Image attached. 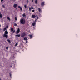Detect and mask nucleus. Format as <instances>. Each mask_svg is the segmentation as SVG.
I'll return each instance as SVG.
<instances>
[{
    "instance_id": "obj_1",
    "label": "nucleus",
    "mask_w": 80,
    "mask_h": 80,
    "mask_svg": "<svg viewBox=\"0 0 80 80\" xmlns=\"http://www.w3.org/2000/svg\"><path fill=\"white\" fill-rule=\"evenodd\" d=\"M8 32L7 30H6L4 32V33L3 34V37H5L6 38H8Z\"/></svg>"
},
{
    "instance_id": "obj_2",
    "label": "nucleus",
    "mask_w": 80,
    "mask_h": 80,
    "mask_svg": "<svg viewBox=\"0 0 80 80\" xmlns=\"http://www.w3.org/2000/svg\"><path fill=\"white\" fill-rule=\"evenodd\" d=\"M20 22L21 24H25V20H24L23 19H20Z\"/></svg>"
},
{
    "instance_id": "obj_3",
    "label": "nucleus",
    "mask_w": 80,
    "mask_h": 80,
    "mask_svg": "<svg viewBox=\"0 0 80 80\" xmlns=\"http://www.w3.org/2000/svg\"><path fill=\"white\" fill-rule=\"evenodd\" d=\"M20 28H18L17 30L16 31V34H18V33H19L20 32Z\"/></svg>"
},
{
    "instance_id": "obj_4",
    "label": "nucleus",
    "mask_w": 80,
    "mask_h": 80,
    "mask_svg": "<svg viewBox=\"0 0 80 80\" xmlns=\"http://www.w3.org/2000/svg\"><path fill=\"white\" fill-rule=\"evenodd\" d=\"M25 35H26V34L24 32L21 35V37H24L25 36Z\"/></svg>"
},
{
    "instance_id": "obj_5",
    "label": "nucleus",
    "mask_w": 80,
    "mask_h": 80,
    "mask_svg": "<svg viewBox=\"0 0 80 80\" xmlns=\"http://www.w3.org/2000/svg\"><path fill=\"white\" fill-rule=\"evenodd\" d=\"M11 32H13V33H15V30L13 31V28H11Z\"/></svg>"
},
{
    "instance_id": "obj_6",
    "label": "nucleus",
    "mask_w": 80,
    "mask_h": 80,
    "mask_svg": "<svg viewBox=\"0 0 80 80\" xmlns=\"http://www.w3.org/2000/svg\"><path fill=\"white\" fill-rule=\"evenodd\" d=\"M32 9H34V8H33L32 6H31V8L29 7V10L30 11H31V10H32Z\"/></svg>"
},
{
    "instance_id": "obj_7",
    "label": "nucleus",
    "mask_w": 80,
    "mask_h": 80,
    "mask_svg": "<svg viewBox=\"0 0 80 80\" xmlns=\"http://www.w3.org/2000/svg\"><path fill=\"white\" fill-rule=\"evenodd\" d=\"M32 18H36V16L35 15H32Z\"/></svg>"
},
{
    "instance_id": "obj_8",
    "label": "nucleus",
    "mask_w": 80,
    "mask_h": 80,
    "mask_svg": "<svg viewBox=\"0 0 80 80\" xmlns=\"http://www.w3.org/2000/svg\"><path fill=\"white\" fill-rule=\"evenodd\" d=\"M13 7L14 8H17V4H14L13 5Z\"/></svg>"
},
{
    "instance_id": "obj_9",
    "label": "nucleus",
    "mask_w": 80,
    "mask_h": 80,
    "mask_svg": "<svg viewBox=\"0 0 80 80\" xmlns=\"http://www.w3.org/2000/svg\"><path fill=\"white\" fill-rule=\"evenodd\" d=\"M18 8H19L20 9V10H21V11H22V10H23L22 8L20 7V6H18Z\"/></svg>"
},
{
    "instance_id": "obj_10",
    "label": "nucleus",
    "mask_w": 80,
    "mask_h": 80,
    "mask_svg": "<svg viewBox=\"0 0 80 80\" xmlns=\"http://www.w3.org/2000/svg\"><path fill=\"white\" fill-rule=\"evenodd\" d=\"M41 5L42 7V6H44V5H45V3H44V2H42L41 3Z\"/></svg>"
},
{
    "instance_id": "obj_11",
    "label": "nucleus",
    "mask_w": 80,
    "mask_h": 80,
    "mask_svg": "<svg viewBox=\"0 0 80 80\" xmlns=\"http://www.w3.org/2000/svg\"><path fill=\"white\" fill-rule=\"evenodd\" d=\"M15 36V37H20V34H17Z\"/></svg>"
},
{
    "instance_id": "obj_12",
    "label": "nucleus",
    "mask_w": 80,
    "mask_h": 80,
    "mask_svg": "<svg viewBox=\"0 0 80 80\" xmlns=\"http://www.w3.org/2000/svg\"><path fill=\"white\" fill-rule=\"evenodd\" d=\"M38 10L39 12H41L42 11L41 9H40V8H38Z\"/></svg>"
},
{
    "instance_id": "obj_13",
    "label": "nucleus",
    "mask_w": 80,
    "mask_h": 80,
    "mask_svg": "<svg viewBox=\"0 0 80 80\" xmlns=\"http://www.w3.org/2000/svg\"><path fill=\"white\" fill-rule=\"evenodd\" d=\"M7 40L8 41V42L10 44L11 43V42H10V40L8 39H7Z\"/></svg>"
},
{
    "instance_id": "obj_14",
    "label": "nucleus",
    "mask_w": 80,
    "mask_h": 80,
    "mask_svg": "<svg viewBox=\"0 0 80 80\" xmlns=\"http://www.w3.org/2000/svg\"><path fill=\"white\" fill-rule=\"evenodd\" d=\"M7 18L9 20V22L10 21V18H9V17H7Z\"/></svg>"
},
{
    "instance_id": "obj_15",
    "label": "nucleus",
    "mask_w": 80,
    "mask_h": 80,
    "mask_svg": "<svg viewBox=\"0 0 80 80\" xmlns=\"http://www.w3.org/2000/svg\"><path fill=\"white\" fill-rule=\"evenodd\" d=\"M24 40H26L27 41V40H28V39L27 38H25L24 39Z\"/></svg>"
},
{
    "instance_id": "obj_16",
    "label": "nucleus",
    "mask_w": 80,
    "mask_h": 80,
    "mask_svg": "<svg viewBox=\"0 0 80 80\" xmlns=\"http://www.w3.org/2000/svg\"><path fill=\"white\" fill-rule=\"evenodd\" d=\"M37 3H38V1L37 0H36L35 1V3L36 4H37Z\"/></svg>"
},
{
    "instance_id": "obj_17",
    "label": "nucleus",
    "mask_w": 80,
    "mask_h": 80,
    "mask_svg": "<svg viewBox=\"0 0 80 80\" xmlns=\"http://www.w3.org/2000/svg\"><path fill=\"white\" fill-rule=\"evenodd\" d=\"M35 23L34 22V23H32V26H35Z\"/></svg>"
},
{
    "instance_id": "obj_18",
    "label": "nucleus",
    "mask_w": 80,
    "mask_h": 80,
    "mask_svg": "<svg viewBox=\"0 0 80 80\" xmlns=\"http://www.w3.org/2000/svg\"><path fill=\"white\" fill-rule=\"evenodd\" d=\"M29 36L31 38H32V35H29Z\"/></svg>"
},
{
    "instance_id": "obj_19",
    "label": "nucleus",
    "mask_w": 80,
    "mask_h": 80,
    "mask_svg": "<svg viewBox=\"0 0 80 80\" xmlns=\"http://www.w3.org/2000/svg\"><path fill=\"white\" fill-rule=\"evenodd\" d=\"M26 15H25V13H24L22 14V17H25Z\"/></svg>"
},
{
    "instance_id": "obj_20",
    "label": "nucleus",
    "mask_w": 80,
    "mask_h": 80,
    "mask_svg": "<svg viewBox=\"0 0 80 80\" xmlns=\"http://www.w3.org/2000/svg\"><path fill=\"white\" fill-rule=\"evenodd\" d=\"M0 18H2V15L1 13H0Z\"/></svg>"
},
{
    "instance_id": "obj_21",
    "label": "nucleus",
    "mask_w": 80,
    "mask_h": 80,
    "mask_svg": "<svg viewBox=\"0 0 80 80\" xmlns=\"http://www.w3.org/2000/svg\"><path fill=\"white\" fill-rule=\"evenodd\" d=\"M14 26L15 27H17V24L14 23Z\"/></svg>"
},
{
    "instance_id": "obj_22",
    "label": "nucleus",
    "mask_w": 80,
    "mask_h": 80,
    "mask_svg": "<svg viewBox=\"0 0 80 80\" xmlns=\"http://www.w3.org/2000/svg\"><path fill=\"white\" fill-rule=\"evenodd\" d=\"M7 30V29L6 28H5L3 29V31H5V30Z\"/></svg>"
},
{
    "instance_id": "obj_23",
    "label": "nucleus",
    "mask_w": 80,
    "mask_h": 80,
    "mask_svg": "<svg viewBox=\"0 0 80 80\" xmlns=\"http://www.w3.org/2000/svg\"><path fill=\"white\" fill-rule=\"evenodd\" d=\"M15 20H16V21H17V17H15Z\"/></svg>"
},
{
    "instance_id": "obj_24",
    "label": "nucleus",
    "mask_w": 80,
    "mask_h": 80,
    "mask_svg": "<svg viewBox=\"0 0 80 80\" xmlns=\"http://www.w3.org/2000/svg\"><path fill=\"white\" fill-rule=\"evenodd\" d=\"M9 75H10V77H11V78H12V74H11L10 73Z\"/></svg>"
},
{
    "instance_id": "obj_25",
    "label": "nucleus",
    "mask_w": 80,
    "mask_h": 80,
    "mask_svg": "<svg viewBox=\"0 0 80 80\" xmlns=\"http://www.w3.org/2000/svg\"><path fill=\"white\" fill-rule=\"evenodd\" d=\"M37 19H35V20L34 23H36L37 22Z\"/></svg>"
},
{
    "instance_id": "obj_26",
    "label": "nucleus",
    "mask_w": 80,
    "mask_h": 80,
    "mask_svg": "<svg viewBox=\"0 0 80 80\" xmlns=\"http://www.w3.org/2000/svg\"><path fill=\"white\" fill-rule=\"evenodd\" d=\"M24 7H25V9H26V8H27V6L26 5H25L24 6Z\"/></svg>"
},
{
    "instance_id": "obj_27",
    "label": "nucleus",
    "mask_w": 80,
    "mask_h": 80,
    "mask_svg": "<svg viewBox=\"0 0 80 80\" xmlns=\"http://www.w3.org/2000/svg\"><path fill=\"white\" fill-rule=\"evenodd\" d=\"M6 50H8V47H6Z\"/></svg>"
},
{
    "instance_id": "obj_28",
    "label": "nucleus",
    "mask_w": 80,
    "mask_h": 80,
    "mask_svg": "<svg viewBox=\"0 0 80 80\" xmlns=\"http://www.w3.org/2000/svg\"><path fill=\"white\" fill-rule=\"evenodd\" d=\"M32 12H35L34 10H32Z\"/></svg>"
},
{
    "instance_id": "obj_29",
    "label": "nucleus",
    "mask_w": 80,
    "mask_h": 80,
    "mask_svg": "<svg viewBox=\"0 0 80 80\" xmlns=\"http://www.w3.org/2000/svg\"><path fill=\"white\" fill-rule=\"evenodd\" d=\"M6 27V28H8V25H7Z\"/></svg>"
},
{
    "instance_id": "obj_30",
    "label": "nucleus",
    "mask_w": 80,
    "mask_h": 80,
    "mask_svg": "<svg viewBox=\"0 0 80 80\" xmlns=\"http://www.w3.org/2000/svg\"><path fill=\"white\" fill-rule=\"evenodd\" d=\"M17 45H18V43H16L15 45V46H17Z\"/></svg>"
},
{
    "instance_id": "obj_31",
    "label": "nucleus",
    "mask_w": 80,
    "mask_h": 80,
    "mask_svg": "<svg viewBox=\"0 0 80 80\" xmlns=\"http://www.w3.org/2000/svg\"><path fill=\"white\" fill-rule=\"evenodd\" d=\"M2 7H3L4 8H5V7L4 5H2Z\"/></svg>"
},
{
    "instance_id": "obj_32",
    "label": "nucleus",
    "mask_w": 80,
    "mask_h": 80,
    "mask_svg": "<svg viewBox=\"0 0 80 80\" xmlns=\"http://www.w3.org/2000/svg\"><path fill=\"white\" fill-rule=\"evenodd\" d=\"M28 2H29V1L28 0H27V3H28Z\"/></svg>"
},
{
    "instance_id": "obj_33",
    "label": "nucleus",
    "mask_w": 80,
    "mask_h": 80,
    "mask_svg": "<svg viewBox=\"0 0 80 80\" xmlns=\"http://www.w3.org/2000/svg\"><path fill=\"white\" fill-rule=\"evenodd\" d=\"M27 42H28V41H27V40L26 41V43H27Z\"/></svg>"
},
{
    "instance_id": "obj_34",
    "label": "nucleus",
    "mask_w": 80,
    "mask_h": 80,
    "mask_svg": "<svg viewBox=\"0 0 80 80\" xmlns=\"http://www.w3.org/2000/svg\"><path fill=\"white\" fill-rule=\"evenodd\" d=\"M3 0H1V2H3Z\"/></svg>"
},
{
    "instance_id": "obj_35",
    "label": "nucleus",
    "mask_w": 80,
    "mask_h": 80,
    "mask_svg": "<svg viewBox=\"0 0 80 80\" xmlns=\"http://www.w3.org/2000/svg\"><path fill=\"white\" fill-rule=\"evenodd\" d=\"M36 18H37V20L38 19V16H37V17H36Z\"/></svg>"
},
{
    "instance_id": "obj_36",
    "label": "nucleus",
    "mask_w": 80,
    "mask_h": 80,
    "mask_svg": "<svg viewBox=\"0 0 80 80\" xmlns=\"http://www.w3.org/2000/svg\"><path fill=\"white\" fill-rule=\"evenodd\" d=\"M32 2H33V0H32Z\"/></svg>"
},
{
    "instance_id": "obj_37",
    "label": "nucleus",
    "mask_w": 80,
    "mask_h": 80,
    "mask_svg": "<svg viewBox=\"0 0 80 80\" xmlns=\"http://www.w3.org/2000/svg\"><path fill=\"white\" fill-rule=\"evenodd\" d=\"M10 67H12V66H10Z\"/></svg>"
},
{
    "instance_id": "obj_38",
    "label": "nucleus",
    "mask_w": 80,
    "mask_h": 80,
    "mask_svg": "<svg viewBox=\"0 0 80 80\" xmlns=\"http://www.w3.org/2000/svg\"><path fill=\"white\" fill-rule=\"evenodd\" d=\"M1 27V25L0 24V27Z\"/></svg>"
},
{
    "instance_id": "obj_39",
    "label": "nucleus",
    "mask_w": 80,
    "mask_h": 80,
    "mask_svg": "<svg viewBox=\"0 0 80 80\" xmlns=\"http://www.w3.org/2000/svg\"><path fill=\"white\" fill-rule=\"evenodd\" d=\"M1 79V78L0 77V80Z\"/></svg>"
},
{
    "instance_id": "obj_40",
    "label": "nucleus",
    "mask_w": 80,
    "mask_h": 80,
    "mask_svg": "<svg viewBox=\"0 0 80 80\" xmlns=\"http://www.w3.org/2000/svg\"><path fill=\"white\" fill-rule=\"evenodd\" d=\"M14 1H15V0H13Z\"/></svg>"
},
{
    "instance_id": "obj_41",
    "label": "nucleus",
    "mask_w": 80,
    "mask_h": 80,
    "mask_svg": "<svg viewBox=\"0 0 80 80\" xmlns=\"http://www.w3.org/2000/svg\"><path fill=\"white\" fill-rule=\"evenodd\" d=\"M0 80H1V79H0Z\"/></svg>"
}]
</instances>
